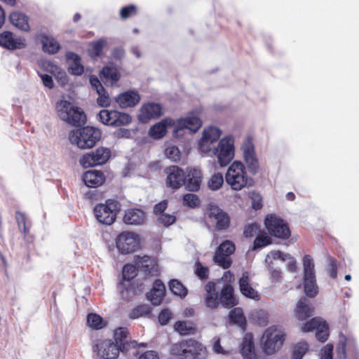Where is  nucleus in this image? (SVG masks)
I'll list each match as a JSON object with an SVG mask.
<instances>
[{
	"instance_id": "obj_5",
	"label": "nucleus",
	"mask_w": 359,
	"mask_h": 359,
	"mask_svg": "<svg viewBox=\"0 0 359 359\" xmlns=\"http://www.w3.org/2000/svg\"><path fill=\"white\" fill-rule=\"evenodd\" d=\"M119 210L120 204L114 199H107L104 203L97 204L93 208L96 219L105 225H111L116 221Z\"/></svg>"
},
{
	"instance_id": "obj_53",
	"label": "nucleus",
	"mask_w": 359,
	"mask_h": 359,
	"mask_svg": "<svg viewBox=\"0 0 359 359\" xmlns=\"http://www.w3.org/2000/svg\"><path fill=\"white\" fill-rule=\"evenodd\" d=\"M308 347V344L306 342H299L297 344L293 350V359H302L303 355L307 352Z\"/></svg>"
},
{
	"instance_id": "obj_52",
	"label": "nucleus",
	"mask_w": 359,
	"mask_h": 359,
	"mask_svg": "<svg viewBox=\"0 0 359 359\" xmlns=\"http://www.w3.org/2000/svg\"><path fill=\"white\" fill-rule=\"evenodd\" d=\"M194 272L201 280H206L209 277V268L203 266L200 262H196L194 266Z\"/></svg>"
},
{
	"instance_id": "obj_18",
	"label": "nucleus",
	"mask_w": 359,
	"mask_h": 359,
	"mask_svg": "<svg viewBox=\"0 0 359 359\" xmlns=\"http://www.w3.org/2000/svg\"><path fill=\"white\" fill-rule=\"evenodd\" d=\"M221 136V130L214 126L204 130L203 136L199 141V149L203 153H210L211 144L217 142Z\"/></svg>"
},
{
	"instance_id": "obj_39",
	"label": "nucleus",
	"mask_w": 359,
	"mask_h": 359,
	"mask_svg": "<svg viewBox=\"0 0 359 359\" xmlns=\"http://www.w3.org/2000/svg\"><path fill=\"white\" fill-rule=\"evenodd\" d=\"M11 22L22 31H29L30 27L28 22V17L20 11H15L10 15Z\"/></svg>"
},
{
	"instance_id": "obj_47",
	"label": "nucleus",
	"mask_w": 359,
	"mask_h": 359,
	"mask_svg": "<svg viewBox=\"0 0 359 359\" xmlns=\"http://www.w3.org/2000/svg\"><path fill=\"white\" fill-rule=\"evenodd\" d=\"M329 336V325L325 320H323L320 326L316 330V337L320 342L324 343L328 339Z\"/></svg>"
},
{
	"instance_id": "obj_10",
	"label": "nucleus",
	"mask_w": 359,
	"mask_h": 359,
	"mask_svg": "<svg viewBox=\"0 0 359 359\" xmlns=\"http://www.w3.org/2000/svg\"><path fill=\"white\" fill-rule=\"evenodd\" d=\"M116 246L122 255L133 253L140 248V237L133 231H123L116 238Z\"/></svg>"
},
{
	"instance_id": "obj_11",
	"label": "nucleus",
	"mask_w": 359,
	"mask_h": 359,
	"mask_svg": "<svg viewBox=\"0 0 359 359\" xmlns=\"http://www.w3.org/2000/svg\"><path fill=\"white\" fill-rule=\"evenodd\" d=\"M205 215L217 231H225L230 226L231 219L229 214L216 205L210 204Z\"/></svg>"
},
{
	"instance_id": "obj_55",
	"label": "nucleus",
	"mask_w": 359,
	"mask_h": 359,
	"mask_svg": "<svg viewBox=\"0 0 359 359\" xmlns=\"http://www.w3.org/2000/svg\"><path fill=\"white\" fill-rule=\"evenodd\" d=\"M271 243V239L266 233L257 235L253 242V248H262Z\"/></svg>"
},
{
	"instance_id": "obj_54",
	"label": "nucleus",
	"mask_w": 359,
	"mask_h": 359,
	"mask_svg": "<svg viewBox=\"0 0 359 359\" xmlns=\"http://www.w3.org/2000/svg\"><path fill=\"white\" fill-rule=\"evenodd\" d=\"M177 220L176 216L174 214L165 213L159 215L157 217V222L158 224L163 225L165 227H168L173 224Z\"/></svg>"
},
{
	"instance_id": "obj_49",
	"label": "nucleus",
	"mask_w": 359,
	"mask_h": 359,
	"mask_svg": "<svg viewBox=\"0 0 359 359\" xmlns=\"http://www.w3.org/2000/svg\"><path fill=\"white\" fill-rule=\"evenodd\" d=\"M224 183V177L222 173L217 172L213 174L208 182V186L210 189L216 191L219 189Z\"/></svg>"
},
{
	"instance_id": "obj_51",
	"label": "nucleus",
	"mask_w": 359,
	"mask_h": 359,
	"mask_svg": "<svg viewBox=\"0 0 359 359\" xmlns=\"http://www.w3.org/2000/svg\"><path fill=\"white\" fill-rule=\"evenodd\" d=\"M137 13V8L136 6L133 4H130L126 6H123L120 10V18L122 20H126L127 18H131L133 16L136 15Z\"/></svg>"
},
{
	"instance_id": "obj_48",
	"label": "nucleus",
	"mask_w": 359,
	"mask_h": 359,
	"mask_svg": "<svg viewBox=\"0 0 359 359\" xmlns=\"http://www.w3.org/2000/svg\"><path fill=\"white\" fill-rule=\"evenodd\" d=\"M323 319L318 317L312 318L301 325L300 330L302 332H309L316 330L320 326Z\"/></svg>"
},
{
	"instance_id": "obj_7",
	"label": "nucleus",
	"mask_w": 359,
	"mask_h": 359,
	"mask_svg": "<svg viewBox=\"0 0 359 359\" xmlns=\"http://www.w3.org/2000/svg\"><path fill=\"white\" fill-rule=\"evenodd\" d=\"M303 266L304 292L308 297H314L318 292V287L316 284L314 263L311 255H304Z\"/></svg>"
},
{
	"instance_id": "obj_14",
	"label": "nucleus",
	"mask_w": 359,
	"mask_h": 359,
	"mask_svg": "<svg viewBox=\"0 0 359 359\" xmlns=\"http://www.w3.org/2000/svg\"><path fill=\"white\" fill-rule=\"evenodd\" d=\"M235 250L236 247L232 241L229 240L223 241L215 252L213 257L215 263L224 269H229L232 264L230 255L233 254Z\"/></svg>"
},
{
	"instance_id": "obj_46",
	"label": "nucleus",
	"mask_w": 359,
	"mask_h": 359,
	"mask_svg": "<svg viewBox=\"0 0 359 359\" xmlns=\"http://www.w3.org/2000/svg\"><path fill=\"white\" fill-rule=\"evenodd\" d=\"M87 323L89 327L94 330H100L106 325L100 316L93 313H89L87 316Z\"/></svg>"
},
{
	"instance_id": "obj_34",
	"label": "nucleus",
	"mask_w": 359,
	"mask_h": 359,
	"mask_svg": "<svg viewBox=\"0 0 359 359\" xmlns=\"http://www.w3.org/2000/svg\"><path fill=\"white\" fill-rule=\"evenodd\" d=\"M241 353L244 359H257L253 336L251 333L245 334L243 337Z\"/></svg>"
},
{
	"instance_id": "obj_22",
	"label": "nucleus",
	"mask_w": 359,
	"mask_h": 359,
	"mask_svg": "<svg viewBox=\"0 0 359 359\" xmlns=\"http://www.w3.org/2000/svg\"><path fill=\"white\" fill-rule=\"evenodd\" d=\"M202 180L203 173L201 170L198 168H191L187 170V174L185 175L184 185L187 190L196 192L200 189Z\"/></svg>"
},
{
	"instance_id": "obj_42",
	"label": "nucleus",
	"mask_w": 359,
	"mask_h": 359,
	"mask_svg": "<svg viewBox=\"0 0 359 359\" xmlns=\"http://www.w3.org/2000/svg\"><path fill=\"white\" fill-rule=\"evenodd\" d=\"M229 321L231 323L236 324L243 329L246 326V319L241 308H234L229 312Z\"/></svg>"
},
{
	"instance_id": "obj_38",
	"label": "nucleus",
	"mask_w": 359,
	"mask_h": 359,
	"mask_svg": "<svg viewBox=\"0 0 359 359\" xmlns=\"http://www.w3.org/2000/svg\"><path fill=\"white\" fill-rule=\"evenodd\" d=\"M143 290V283L133 282L121 290V297L123 299L128 302L134 299L137 295L140 294Z\"/></svg>"
},
{
	"instance_id": "obj_44",
	"label": "nucleus",
	"mask_w": 359,
	"mask_h": 359,
	"mask_svg": "<svg viewBox=\"0 0 359 359\" xmlns=\"http://www.w3.org/2000/svg\"><path fill=\"white\" fill-rule=\"evenodd\" d=\"M151 313V308L146 304H141L134 307L129 313V318L136 319L141 317H146Z\"/></svg>"
},
{
	"instance_id": "obj_61",
	"label": "nucleus",
	"mask_w": 359,
	"mask_h": 359,
	"mask_svg": "<svg viewBox=\"0 0 359 359\" xmlns=\"http://www.w3.org/2000/svg\"><path fill=\"white\" fill-rule=\"evenodd\" d=\"M270 280L272 283L280 282L283 277V273L279 268H274L272 264L269 266Z\"/></svg>"
},
{
	"instance_id": "obj_64",
	"label": "nucleus",
	"mask_w": 359,
	"mask_h": 359,
	"mask_svg": "<svg viewBox=\"0 0 359 359\" xmlns=\"http://www.w3.org/2000/svg\"><path fill=\"white\" fill-rule=\"evenodd\" d=\"M168 205V200H163L156 203L154 207V213L158 217L159 215L165 214Z\"/></svg>"
},
{
	"instance_id": "obj_30",
	"label": "nucleus",
	"mask_w": 359,
	"mask_h": 359,
	"mask_svg": "<svg viewBox=\"0 0 359 359\" xmlns=\"http://www.w3.org/2000/svg\"><path fill=\"white\" fill-rule=\"evenodd\" d=\"M175 125V121L170 118H165L153 125L149 130V136L155 140L163 138L168 133V127Z\"/></svg>"
},
{
	"instance_id": "obj_35",
	"label": "nucleus",
	"mask_w": 359,
	"mask_h": 359,
	"mask_svg": "<svg viewBox=\"0 0 359 359\" xmlns=\"http://www.w3.org/2000/svg\"><path fill=\"white\" fill-rule=\"evenodd\" d=\"M239 288L242 294L250 299H256L258 294L250 283L249 274L248 271H244L239 279Z\"/></svg>"
},
{
	"instance_id": "obj_3",
	"label": "nucleus",
	"mask_w": 359,
	"mask_h": 359,
	"mask_svg": "<svg viewBox=\"0 0 359 359\" xmlns=\"http://www.w3.org/2000/svg\"><path fill=\"white\" fill-rule=\"evenodd\" d=\"M100 138V130L92 126L72 130L69 134L70 142L82 149L93 147Z\"/></svg>"
},
{
	"instance_id": "obj_62",
	"label": "nucleus",
	"mask_w": 359,
	"mask_h": 359,
	"mask_svg": "<svg viewBox=\"0 0 359 359\" xmlns=\"http://www.w3.org/2000/svg\"><path fill=\"white\" fill-rule=\"evenodd\" d=\"M252 199V208L256 210H260L262 208V198L259 193L252 191L250 195Z\"/></svg>"
},
{
	"instance_id": "obj_9",
	"label": "nucleus",
	"mask_w": 359,
	"mask_h": 359,
	"mask_svg": "<svg viewBox=\"0 0 359 359\" xmlns=\"http://www.w3.org/2000/svg\"><path fill=\"white\" fill-rule=\"evenodd\" d=\"M265 226L271 236L287 239L291 236L288 224L276 214L267 215L264 220Z\"/></svg>"
},
{
	"instance_id": "obj_2",
	"label": "nucleus",
	"mask_w": 359,
	"mask_h": 359,
	"mask_svg": "<svg viewBox=\"0 0 359 359\" xmlns=\"http://www.w3.org/2000/svg\"><path fill=\"white\" fill-rule=\"evenodd\" d=\"M225 181L231 189L241 191L244 188L254 185V180L247 174L244 164L239 161H233L228 168L225 174Z\"/></svg>"
},
{
	"instance_id": "obj_45",
	"label": "nucleus",
	"mask_w": 359,
	"mask_h": 359,
	"mask_svg": "<svg viewBox=\"0 0 359 359\" xmlns=\"http://www.w3.org/2000/svg\"><path fill=\"white\" fill-rule=\"evenodd\" d=\"M169 288L174 294L181 297H186L188 293V290L186 287L176 279L170 280Z\"/></svg>"
},
{
	"instance_id": "obj_28",
	"label": "nucleus",
	"mask_w": 359,
	"mask_h": 359,
	"mask_svg": "<svg viewBox=\"0 0 359 359\" xmlns=\"http://www.w3.org/2000/svg\"><path fill=\"white\" fill-rule=\"evenodd\" d=\"M202 126L201 120L196 116H188L184 118H180L177 120L176 127L174 133H177L182 129H189L193 133H196Z\"/></svg>"
},
{
	"instance_id": "obj_26",
	"label": "nucleus",
	"mask_w": 359,
	"mask_h": 359,
	"mask_svg": "<svg viewBox=\"0 0 359 359\" xmlns=\"http://www.w3.org/2000/svg\"><path fill=\"white\" fill-rule=\"evenodd\" d=\"M0 46L8 50H15L24 48L26 44L24 39H14L11 32L4 31L0 34Z\"/></svg>"
},
{
	"instance_id": "obj_4",
	"label": "nucleus",
	"mask_w": 359,
	"mask_h": 359,
	"mask_svg": "<svg viewBox=\"0 0 359 359\" xmlns=\"http://www.w3.org/2000/svg\"><path fill=\"white\" fill-rule=\"evenodd\" d=\"M55 109L58 116L69 124L81 126L86 123V116L83 111L74 106L69 101H58L56 103Z\"/></svg>"
},
{
	"instance_id": "obj_12",
	"label": "nucleus",
	"mask_w": 359,
	"mask_h": 359,
	"mask_svg": "<svg viewBox=\"0 0 359 359\" xmlns=\"http://www.w3.org/2000/svg\"><path fill=\"white\" fill-rule=\"evenodd\" d=\"M208 156H217L218 163L222 166L227 165L234 156V147L230 140L222 139L217 147L211 148L210 153H205Z\"/></svg>"
},
{
	"instance_id": "obj_37",
	"label": "nucleus",
	"mask_w": 359,
	"mask_h": 359,
	"mask_svg": "<svg viewBox=\"0 0 359 359\" xmlns=\"http://www.w3.org/2000/svg\"><path fill=\"white\" fill-rule=\"evenodd\" d=\"M15 219L18 229L24 235V239L28 243H32L34 240V237L30 234L31 225L27 224L25 215L20 211H17L15 213Z\"/></svg>"
},
{
	"instance_id": "obj_25",
	"label": "nucleus",
	"mask_w": 359,
	"mask_h": 359,
	"mask_svg": "<svg viewBox=\"0 0 359 359\" xmlns=\"http://www.w3.org/2000/svg\"><path fill=\"white\" fill-rule=\"evenodd\" d=\"M243 158L249 172L256 175L259 170V163L253 144L245 145L243 149Z\"/></svg>"
},
{
	"instance_id": "obj_57",
	"label": "nucleus",
	"mask_w": 359,
	"mask_h": 359,
	"mask_svg": "<svg viewBox=\"0 0 359 359\" xmlns=\"http://www.w3.org/2000/svg\"><path fill=\"white\" fill-rule=\"evenodd\" d=\"M260 232V226L255 222L248 224L245 226L243 234L246 238H251Z\"/></svg>"
},
{
	"instance_id": "obj_56",
	"label": "nucleus",
	"mask_w": 359,
	"mask_h": 359,
	"mask_svg": "<svg viewBox=\"0 0 359 359\" xmlns=\"http://www.w3.org/2000/svg\"><path fill=\"white\" fill-rule=\"evenodd\" d=\"M123 278L126 280H130L135 278L137 274L136 267L131 264H126L123 268Z\"/></svg>"
},
{
	"instance_id": "obj_16",
	"label": "nucleus",
	"mask_w": 359,
	"mask_h": 359,
	"mask_svg": "<svg viewBox=\"0 0 359 359\" xmlns=\"http://www.w3.org/2000/svg\"><path fill=\"white\" fill-rule=\"evenodd\" d=\"M164 173L166 175L165 184L167 187L177 190L184 185L185 173L179 166H168L164 169Z\"/></svg>"
},
{
	"instance_id": "obj_33",
	"label": "nucleus",
	"mask_w": 359,
	"mask_h": 359,
	"mask_svg": "<svg viewBox=\"0 0 359 359\" xmlns=\"http://www.w3.org/2000/svg\"><path fill=\"white\" fill-rule=\"evenodd\" d=\"M119 70L114 66H105L100 72V77L106 84L114 86L121 79Z\"/></svg>"
},
{
	"instance_id": "obj_27",
	"label": "nucleus",
	"mask_w": 359,
	"mask_h": 359,
	"mask_svg": "<svg viewBox=\"0 0 359 359\" xmlns=\"http://www.w3.org/2000/svg\"><path fill=\"white\" fill-rule=\"evenodd\" d=\"M82 179L87 187L97 188L104 184L106 176L102 171L90 170L84 172Z\"/></svg>"
},
{
	"instance_id": "obj_32",
	"label": "nucleus",
	"mask_w": 359,
	"mask_h": 359,
	"mask_svg": "<svg viewBox=\"0 0 359 359\" xmlns=\"http://www.w3.org/2000/svg\"><path fill=\"white\" fill-rule=\"evenodd\" d=\"M145 219V212L139 208L128 209L123 216L124 223L130 225L142 224Z\"/></svg>"
},
{
	"instance_id": "obj_13",
	"label": "nucleus",
	"mask_w": 359,
	"mask_h": 359,
	"mask_svg": "<svg viewBox=\"0 0 359 359\" xmlns=\"http://www.w3.org/2000/svg\"><path fill=\"white\" fill-rule=\"evenodd\" d=\"M111 150L106 147H98L95 151L84 154L80 159V163L84 168L103 165L111 156Z\"/></svg>"
},
{
	"instance_id": "obj_60",
	"label": "nucleus",
	"mask_w": 359,
	"mask_h": 359,
	"mask_svg": "<svg viewBox=\"0 0 359 359\" xmlns=\"http://www.w3.org/2000/svg\"><path fill=\"white\" fill-rule=\"evenodd\" d=\"M253 320L259 325L264 327L268 324V316L267 314L262 311H257L252 314Z\"/></svg>"
},
{
	"instance_id": "obj_36",
	"label": "nucleus",
	"mask_w": 359,
	"mask_h": 359,
	"mask_svg": "<svg viewBox=\"0 0 359 359\" xmlns=\"http://www.w3.org/2000/svg\"><path fill=\"white\" fill-rule=\"evenodd\" d=\"M67 59L71 63L69 67V72L72 75L81 76L84 72V67L81 64V57L73 52L67 54Z\"/></svg>"
},
{
	"instance_id": "obj_41",
	"label": "nucleus",
	"mask_w": 359,
	"mask_h": 359,
	"mask_svg": "<svg viewBox=\"0 0 359 359\" xmlns=\"http://www.w3.org/2000/svg\"><path fill=\"white\" fill-rule=\"evenodd\" d=\"M41 42L42 43L43 50L49 54H55L57 53L60 48L59 43L51 36L42 35Z\"/></svg>"
},
{
	"instance_id": "obj_58",
	"label": "nucleus",
	"mask_w": 359,
	"mask_h": 359,
	"mask_svg": "<svg viewBox=\"0 0 359 359\" xmlns=\"http://www.w3.org/2000/svg\"><path fill=\"white\" fill-rule=\"evenodd\" d=\"M166 156L172 161L177 162L180 161L181 154L180 151L176 146H170L165 149Z\"/></svg>"
},
{
	"instance_id": "obj_40",
	"label": "nucleus",
	"mask_w": 359,
	"mask_h": 359,
	"mask_svg": "<svg viewBox=\"0 0 359 359\" xmlns=\"http://www.w3.org/2000/svg\"><path fill=\"white\" fill-rule=\"evenodd\" d=\"M174 330L180 335L195 334L197 332L196 325L191 321L178 320L174 324Z\"/></svg>"
},
{
	"instance_id": "obj_17",
	"label": "nucleus",
	"mask_w": 359,
	"mask_h": 359,
	"mask_svg": "<svg viewBox=\"0 0 359 359\" xmlns=\"http://www.w3.org/2000/svg\"><path fill=\"white\" fill-rule=\"evenodd\" d=\"M162 114V107L159 104L147 102L140 109L138 119L142 123H147L152 119L158 118Z\"/></svg>"
},
{
	"instance_id": "obj_8",
	"label": "nucleus",
	"mask_w": 359,
	"mask_h": 359,
	"mask_svg": "<svg viewBox=\"0 0 359 359\" xmlns=\"http://www.w3.org/2000/svg\"><path fill=\"white\" fill-rule=\"evenodd\" d=\"M98 120L105 126L118 128L129 125L132 116L118 110L102 109L97 114Z\"/></svg>"
},
{
	"instance_id": "obj_15",
	"label": "nucleus",
	"mask_w": 359,
	"mask_h": 359,
	"mask_svg": "<svg viewBox=\"0 0 359 359\" xmlns=\"http://www.w3.org/2000/svg\"><path fill=\"white\" fill-rule=\"evenodd\" d=\"M93 351L103 359H116L121 348L110 339H97L93 345Z\"/></svg>"
},
{
	"instance_id": "obj_29",
	"label": "nucleus",
	"mask_w": 359,
	"mask_h": 359,
	"mask_svg": "<svg viewBox=\"0 0 359 359\" xmlns=\"http://www.w3.org/2000/svg\"><path fill=\"white\" fill-rule=\"evenodd\" d=\"M165 294V286L160 279L155 280L153 287L149 292L147 294V298L150 302L154 305H159Z\"/></svg>"
},
{
	"instance_id": "obj_23",
	"label": "nucleus",
	"mask_w": 359,
	"mask_h": 359,
	"mask_svg": "<svg viewBox=\"0 0 359 359\" xmlns=\"http://www.w3.org/2000/svg\"><path fill=\"white\" fill-rule=\"evenodd\" d=\"M314 307L311 301L306 297H302L297 303L294 309V315L297 319L303 321L313 316Z\"/></svg>"
},
{
	"instance_id": "obj_19",
	"label": "nucleus",
	"mask_w": 359,
	"mask_h": 359,
	"mask_svg": "<svg viewBox=\"0 0 359 359\" xmlns=\"http://www.w3.org/2000/svg\"><path fill=\"white\" fill-rule=\"evenodd\" d=\"M128 335L129 332L126 327H118L114 331V344L120 347L123 353H127L131 348H135L137 345L136 341H128Z\"/></svg>"
},
{
	"instance_id": "obj_50",
	"label": "nucleus",
	"mask_w": 359,
	"mask_h": 359,
	"mask_svg": "<svg viewBox=\"0 0 359 359\" xmlns=\"http://www.w3.org/2000/svg\"><path fill=\"white\" fill-rule=\"evenodd\" d=\"M183 205L191 208L200 205V200L197 195L194 194H186L183 196Z\"/></svg>"
},
{
	"instance_id": "obj_43",
	"label": "nucleus",
	"mask_w": 359,
	"mask_h": 359,
	"mask_svg": "<svg viewBox=\"0 0 359 359\" xmlns=\"http://www.w3.org/2000/svg\"><path fill=\"white\" fill-rule=\"evenodd\" d=\"M106 45L107 41L103 39L90 43L88 48V53L90 57L93 58L100 57L102 55L103 48Z\"/></svg>"
},
{
	"instance_id": "obj_63",
	"label": "nucleus",
	"mask_w": 359,
	"mask_h": 359,
	"mask_svg": "<svg viewBox=\"0 0 359 359\" xmlns=\"http://www.w3.org/2000/svg\"><path fill=\"white\" fill-rule=\"evenodd\" d=\"M137 359H160V355L158 351L154 350L146 351L142 353L137 352Z\"/></svg>"
},
{
	"instance_id": "obj_20",
	"label": "nucleus",
	"mask_w": 359,
	"mask_h": 359,
	"mask_svg": "<svg viewBox=\"0 0 359 359\" xmlns=\"http://www.w3.org/2000/svg\"><path fill=\"white\" fill-rule=\"evenodd\" d=\"M136 264L147 276H156L160 273L157 260L149 256L137 257Z\"/></svg>"
},
{
	"instance_id": "obj_6",
	"label": "nucleus",
	"mask_w": 359,
	"mask_h": 359,
	"mask_svg": "<svg viewBox=\"0 0 359 359\" xmlns=\"http://www.w3.org/2000/svg\"><path fill=\"white\" fill-rule=\"evenodd\" d=\"M285 338L283 331L276 326L266 329L262 337L264 352L267 355L275 353L282 347Z\"/></svg>"
},
{
	"instance_id": "obj_21",
	"label": "nucleus",
	"mask_w": 359,
	"mask_h": 359,
	"mask_svg": "<svg viewBox=\"0 0 359 359\" xmlns=\"http://www.w3.org/2000/svg\"><path fill=\"white\" fill-rule=\"evenodd\" d=\"M218 295L219 304L224 308L231 309L238 303V301L234 294V288L229 283H226L224 285Z\"/></svg>"
},
{
	"instance_id": "obj_1",
	"label": "nucleus",
	"mask_w": 359,
	"mask_h": 359,
	"mask_svg": "<svg viewBox=\"0 0 359 359\" xmlns=\"http://www.w3.org/2000/svg\"><path fill=\"white\" fill-rule=\"evenodd\" d=\"M170 353L186 359H206L208 355L206 346L192 338L173 344L170 348Z\"/></svg>"
},
{
	"instance_id": "obj_24",
	"label": "nucleus",
	"mask_w": 359,
	"mask_h": 359,
	"mask_svg": "<svg viewBox=\"0 0 359 359\" xmlns=\"http://www.w3.org/2000/svg\"><path fill=\"white\" fill-rule=\"evenodd\" d=\"M140 93L134 90L125 91L116 97V102L121 108L133 107L140 102Z\"/></svg>"
},
{
	"instance_id": "obj_59",
	"label": "nucleus",
	"mask_w": 359,
	"mask_h": 359,
	"mask_svg": "<svg viewBox=\"0 0 359 359\" xmlns=\"http://www.w3.org/2000/svg\"><path fill=\"white\" fill-rule=\"evenodd\" d=\"M98 97L97 99V103L99 106L107 107L111 104V100L107 93L105 88H104V91H97Z\"/></svg>"
},
{
	"instance_id": "obj_31",
	"label": "nucleus",
	"mask_w": 359,
	"mask_h": 359,
	"mask_svg": "<svg viewBox=\"0 0 359 359\" xmlns=\"http://www.w3.org/2000/svg\"><path fill=\"white\" fill-rule=\"evenodd\" d=\"M205 290L206 292L205 297V306L211 309H217L219 306V295L216 291V284L213 281H209L205 286Z\"/></svg>"
}]
</instances>
